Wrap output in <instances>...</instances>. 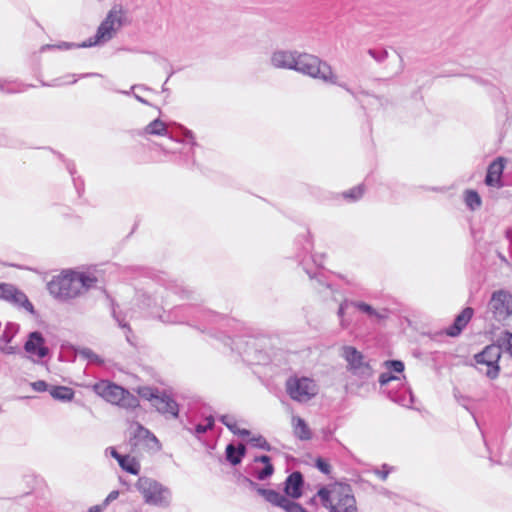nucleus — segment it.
<instances>
[{"mask_svg":"<svg viewBox=\"0 0 512 512\" xmlns=\"http://www.w3.org/2000/svg\"><path fill=\"white\" fill-rule=\"evenodd\" d=\"M138 394L152 403L156 410L166 416L177 418L179 415L178 403L166 393L155 387H140Z\"/></svg>","mask_w":512,"mask_h":512,"instance_id":"obj_10","label":"nucleus"},{"mask_svg":"<svg viewBox=\"0 0 512 512\" xmlns=\"http://www.w3.org/2000/svg\"><path fill=\"white\" fill-rule=\"evenodd\" d=\"M506 158L497 157L487 167L484 183L488 187L500 189L505 186L503 181V171L505 169Z\"/></svg>","mask_w":512,"mask_h":512,"instance_id":"obj_22","label":"nucleus"},{"mask_svg":"<svg viewBox=\"0 0 512 512\" xmlns=\"http://www.w3.org/2000/svg\"><path fill=\"white\" fill-rule=\"evenodd\" d=\"M72 181H73V185L76 189V192L78 194V197H82V195L85 191V184H84L83 178L81 176H77V177L72 178Z\"/></svg>","mask_w":512,"mask_h":512,"instance_id":"obj_48","label":"nucleus"},{"mask_svg":"<svg viewBox=\"0 0 512 512\" xmlns=\"http://www.w3.org/2000/svg\"><path fill=\"white\" fill-rule=\"evenodd\" d=\"M244 471L258 481H266L273 476L275 468L272 464L271 457L269 455L262 454L255 456L252 463L245 466Z\"/></svg>","mask_w":512,"mask_h":512,"instance_id":"obj_19","label":"nucleus"},{"mask_svg":"<svg viewBox=\"0 0 512 512\" xmlns=\"http://www.w3.org/2000/svg\"><path fill=\"white\" fill-rule=\"evenodd\" d=\"M206 420V424H201V423H198L195 425L193 431L191 430V432L195 435V436H200V435H203L205 434L208 430H212L214 425H215V419L212 415H209L208 417L205 418Z\"/></svg>","mask_w":512,"mask_h":512,"instance_id":"obj_39","label":"nucleus"},{"mask_svg":"<svg viewBox=\"0 0 512 512\" xmlns=\"http://www.w3.org/2000/svg\"><path fill=\"white\" fill-rule=\"evenodd\" d=\"M169 137L172 141L177 143L190 144V147L187 150L179 151V163L187 168H193L196 165V162L192 148L198 146V143L194 140L193 132L182 125H178L176 130L172 132Z\"/></svg>","mask_w":512,"mask_h":512,"instance_id":"obj_16","label":"nucleus"},{"mask_svg":"<svg viewBox=\"0 0 512 512\" xmlns=\"http://www.w3.org/2000/svg\"><path fill=\"white\" fill-rule=\"evenodd\" d=\"M223 342L232 351H236L242 360L250 365H264L269 362V355L263 349L260 339L254 336H223Z\"/></svg>","mask_w":512,"mask_h":512,"instance_id":"obj_2","label":"nucleus"},{"mask_svg":"<svg viewBox=\"0 0 512 512\" xmlns=\"http://www.w3.org/2000/svg\"><path fill=\"white\" fill-rule=\"evenodd\" d=\"M384 365L385 367L388 369V371L390 373H403L404 369H405V365L403 363V361L401 360H396V359H393V360H387L384 362Z\"/></svg>","mask_w":512,"mask_h":512,"instance_id":"obj_42","label":"nucleus"},{"mask_svg":"<svg viewBox=\"0 0 512 512\" xmlns=\"http://www.w3.org/2000/svg\"><path fill=\"white\" fill-rule=\"evenodd\" d=\"M17 289L16 286L9 283H1L0 285V299L7 301L10 299V294H13Z\"/></svg>","mask_w":512,"mask_h":512,"instance_id":"obj_43","label":"nucleus"},{"mask_svg":"<svg viewBox=\"0 0 512 512\" xmlns=\"http://www.w3.org/2000/svg\"><path fill=\"white\" fill-rule=\"evenodd\" d=\"M107 450L110 451L111 457H113L117 462L118 459H121L124 456L123 454H120L114 447H109Z\"/></svg>","mask_w":512,"mask_h":512,"instance_id":"obj_59","label":"nucleus"},{"mask_svg":"<svg viewBox=\"0 0 512 512\" xmlns=\"http://www.w3.org/2000/svg\"><path fill=\"white\" fill-rule=\"evenodd\" d=\"M23 349L30 357L36 356L38 359H44L51 356V350L46 345V339L42 332L38 330L28 333Z\"/></svg>","mask_w":512,"mask_h":512,"instance_id":"obj_20","label":"nucleus"},{"mask_svg":"<svg viewBox=\"0 0 512 512\" xmlns=\"http://www.w3.org/2000/svg\"><path fill=\"white\" fill-rule=\"evenodd\" d=\"M293 421L295 437L302 441L312 439V431L304 419H302L301 417H293Z\"/></svg>","mask_w":512,"mask_h":512,"instance_id":"obj_31","label":"nucleus"},{"mask_svg":"<svg viewBox=\"0 0 512 512\" xmlns=\"http://www.w3.org/2000/svg\"><path fill=\"white\" fill-rule=\"evenodd\" d=\"M122 14L123 11L121 9L118 11L111 9L106 18L98 26L95 35L81 42L78 46L89 48L109 41L115 32L114 25L117 24L118 27L123 25Z\"/></svg>","mask_w":512,"mask_h":512,"instance_id":"obj_12","label":"nucleus"},{"mask_svg":"<svg viewBox=\"0 0 512 512\" xmlns=\"http://www.w3.org/2000/svg\"><path fill=\"white\" fill-rule=\"evenodd\" d=\"M9 144L8 138L4 134H0V146H7Z\"/></svg>","mask_w":512,"mask_h":512,"instance_id":"obj_63","label":"nucleus"},{"mask_svg":"<svg viewBox=\"0 0 512 512\" xmlns=\"http://www.w3.org/2000/svg\"><path fill=\"white\" fill-rule=\"evenodd\" d=\"M75 277L78 285L79 295L95 286V284L98 282L96 276L87 272L75 271Z\"/></svg>","mask_w":512,"mask_h":512,"instance_id":"obj_30","label":"nucleus"},{"mask_svg":"<svg viewBox=\"0 0 512 512\" xmlns=\"http://www.w3.org/2000/svg\"><path fill=\"white\" fill-rule=\"evenodd\" d=\"M248 488L263 497L266 502L275 507L283 509L285 512H309L300 503L289 500L280 492L274 489H268L260 486L253 479L249 483Z\"/></svg>","mask_w":512,"mask_h":512,"instance_id":"obj_13","label":"nucleus"},{"mask_svg":"<svg viewBox=\"0 0 512 512\" xmlns=\"http://www.w3.org/2000/svg\"><path fill=\"white\" fill-rule=\"evenodd\" d=\"M457 400H458V403L463 408H465L473 416L474 419H476V417L474 415V412H473V409L470 406L471 399L469 397H466V396H460V397L457 398Z\"/></svg>","mask_w":512,"mask_h":512,"instance_id":"obj_50","label":"nucleus"},{"mask_svg":"<svg viewBox=\"0 0 512 512\" xmlns=\"http://www.w3.org/2000/svg\"><path fill=\"white\" fill-rule=\"evenodd\" d=\"M317 496L329 512H359L353 489L348 483L335 482L331 489L321 486Z\"/></svg>","mask_w":512,"mask_h":512,"instance_id":"obj_1","label":"nucleus"},{"mask_svg":"<svg viewBox=\"0 0 512 512\" xmlns=\"http://www.w3.org/2000/svg\"><path fill=\"white\" fill-rule=\"evenodd\" d=\"M117 405L126 409H135L139 406V399L130 393L127 389H125Z\"/></svg>","mask_w":512,"mask_h":512,"instance_id":"obj_36","label":"nucleus"},{"mask_svg":"<svg viewBox=\"0 0 512 512\" xmlns=\"http://www.w3.org/2000/svg\"><path fill=\"white\" fill-rule=\"evenodd\" d=\"M49 293L59 301H68L79 296L75 271L67 270L54 276L47 284Z\"/></svg>","mask_w":512,"mask_h":512,"instance_id":"obj_9","label":"nucleus"},{"mask_svg":"<svg viewBox=\"0 0 512 512\" xmlns=\"http://www.w3.org/2000/svg\"><path fill=\"white\" fill-rule=\"evenodd\" d=\"M8 302L17 308L25 309L32 315L36 313L33 304L30 302L26 294L18 288L14 291L13 294H10V299Z\"/></svg>","mask_w":512,"mask_h":512,"instance_id":"obj_28","label":"nucleus"},{"mask_svg":"<svg viewBox=\"0 0 512 512\" xmlns=\"http://www.w3.org/2000/svg\"><path fill=\"white\" fill-rule=\"evenodd\" d=\"M246 454L247 447L244 443H238L235 445L233 442H230L225 448V460L231 466H237L241 464Z\"/></svg>","mask_w":512,"mask_h":512,"instance_id":"obj_27","label":"nucleus"},{"mask_svg":"<svg viewBox=\"0 0 512 512\" xmlns=\"http://www.w3.org/2000/svg\"><path fill=\"white\" fill-rule=\"evenodd\" d=\"M49 394L54 400L66 403L74 399L75 391L68 386L52 385L49 389Z\"/></svg>","mask_w":512,"mask_h":512,"instance_id":"obj_29","label":"nucleus"},{"mask_svg":"<svg viewBox=\"0 0 512 512\" xmlns=\"http://www.w3.org/2000/svg\"><path fill=\"white\" fill-rule=\"evenodd\" d=\"M296 258L299 259V265L302 266L303 271L309 276L311 280H315L320 286L331 288L325 272L323 271L322 263L316 255H311L315 268L313 269L306 263V255L310 254L313 249V242L309 231L303 235H299L295 240Z\"/></svg>","mask_w":512,"mask_h":512,"instance_id":"obj_3","label":"nucleus"},{"mask_svg":"<svg viewBox=\"0 0 512 512\" xmlns=\"http://www.w3.org/2000/svg\"><path fill=\"white\" fill-rule=\"evenodd\" d=\"M145 133L150 135L163 136L168 134V131L165 126V123L161 121L159 118H157L145 127Z\"/></svg>","mask_w":512,"mask_h":512,"instance_id":"obj_35","label":"nucleus"},{"mask_svg":"<svg viewBox=\"0 0 512 512\" xmlns=\"http://www.w3.org/2000/svg\"><path fill=\"white\" fill-rule=\"evenodd\" d=\"M505 338H503L502 345H505L506 351L512 357V333L509 331L504 332Z\"/></svg>","mask_w":512,"mask_h":512,"instance_id":"obj_51","label":"nucleus"},{"mask_svg":"<svg viewBox=\"0 0 512 512\" xmlns=\"http://www.w3.org/2000/svg\"><path fill=\"white\" fill-rule=\"evenodd\" d=\"M120 492L118 490L111 491L107 497L103 500V506L108 507V505L116 500L119 497Z\"/></svg>","mask_w":512,"mask_h":512,"instance_id":"obj_54","label":"nucleus"},{"mask_svg":"<svg viewBox=\"0 0 512 512\" xmlns=\"http://www.w3.org/2000/svg\"><path fill=\"white\" fill-rule=\"evenodd\" d=\"M80 43L73 42H65L61 41L58 44H45L41 47V51L44 52L46 50L59 49V50H70L74 48H81L78 46Z\"/></svg>","mask_w":512,"mask_h":512,"instance_id":"obj_40","label":"nucleus"},{"mask_svg":"<svg viewBox=\"0 0 512 512\" xmlns=\"http://www.w3.org/2000/svg\"><path fill=\"white\" fill-rule=\"evenodd\" d=\"M235 420V417L232 416V415H228V414H225V415H221L219 417V421L225 425L227 428L230 427V425L233 423V421Z\"/></svg>","mask_w":512,"mask_h":512,"instance_id":"obj_56","label":"nucleus"},{"mask_svg":"<svg viewBox=\"0 0 512 512\" xmlns=\"http://www.w3.org/2000/svg\"><path fill=\"white\" fill-rule=\"evenodd\" d=\"M364 191V184H359L348 191L343 192L342 197L349 202H355L362 198Z\"/></svg>","mask_w":512,"mask_h":512,"instance_id":"obj_37","label":"nucleus"},{"mask_svg":"<svg viewBox=\"0 0 512 512\" xmlns=\"http://www.w3.org/2000/svg\"><path fill=\"white\" fill-rule=\"evenodd\" d=\"M80 355L87 359L89 363L95 364L97 366H102L104 364V360L90 348H83L80 351Z\"/></svg>","mask_w":512,"mask_h":512,"instance_id":"obj_41","label":"nucleus"},{"mask_svg":"<svg viewBox=\"0 0 512 512\" xmlns=\"http://www.w3.org/2000/svg\"><path fill=\"white\" fill-rule=\"evenodd\" d=\"M305 487V478L301 471L291 472L283 482V496L291 501L302 497Z\"/></svg>","mask_w":512,"mask_h":512,"instance_id":"obj_21","label":"nucleus"},{"mask_svg":"<svg viewBox=\"0 0 512 512\" xmlns=\"http://www.w3.org/2000/svg\"><path fill=\"white\" fill-rule=\"evenodd\" d=\"M100 76H101V74H99V73L89 72V73L80 74L79 78L100 77Z\"/></svg>","mask_w":512,"mask_h":512,"instance_id":"obj_62","label":"nucleus"},{"mask_svg":"<svg viewBox=\"0 0 512 512\" xmlns=\"http://www.w3.org/2000/svg\"><path fill=\"white\" fill-rule=\"evenodd\" d=\"M315 467L323 474L328 475L331 472V465L323 457H317L315 460Z\"/></svg>","mask_w":512,"mask_h":512,"instance_id":"obj_44","label":"nucleus"},{"mask_svg":"<svg viewBox=\"0 0 512 512\" xmlns=\"http://www.w3.org/2000/svg\"><path fill=\"white\" fill-rule=\"evenodd\" d=\"M228 429L234 434L236 435V431L237 429H239V427L237 426V422H236V419L233 421V423L230 425V427H228Z\"/></svg>","mask_w":512,"mask_h":512,"instance_id":"obj_64","label":"nucleus"},{"mask_svg":"<svg viewBox=\"0 0 512 512\" xmlns=\"http://www.w3.org/2000/svg\"><path fill=\"white\" fill-rule=\"evenodd\" d=\"M135 488L142 495L145 504L160 508H168L171 505V490L153 478L140 476Z\"/></svg>","mask_w":512,"mask_h":512,"instance_id":"obj_5","label":"nucleus"},{"mask_svg":"<svg viewBox=\"0 0 512 512\" xmlns=\"http://www.w3.org/2000/svg\"><path fill=\"white\" fill-rule=\"evenodd\" d=\"M51 386L52 385H49L44 380H37V381L31 383L32 389L37 392H45V391L49 392V389Z\"/></svg>","mask_w":512,"mask_h":512,"instance_id":"obj_47","label":"nucleus"},{"mask_svg":"<svg viewBox=\"0 0 512 512\" xmlns=\"http://www.w3.org/2000/svg\"><path fill=\"white\" fill-rule=\"evenodd\" d=\"M298 54L297 51L277 50L271 55V64L275 68L293 70Z\"/></svg>","mask_w":512,"mask_h":512,"instance_id":"obj_26","label":"nucleus"},{"mask_svg":"<svg viewBox=\"0 0 512 512\" xmlns=\"http://www.w3.org/2000/svg\"><path fill=\"white\" fill-rule=\"evenodd\" d=\"M20 325L15 322H7L0 336V351L6 355H15L20 352L17 346L9 345L19 333Z\"/></svg>","mask_w":512,"mask_h":512,"instance_id":"obj_23","label":"nucleus"},{"mask_svg":"<svg viewBox=\"0 0 512 512\" xmlns=\"http://www.w3.org/2000/svg\"><path fill=\"white\" fill-rule=\"evenodd\" d=\"M139 297L143 298L142 303L146 307H150L152 305V303L154 302L152 297L146 293L140 294Z\"/></svg>","mask_w":512,"mask_h":512,"instance_id":"obj_58","label":"nucleus"},{"mask_svg":"<svg viewBox=\"0 0 512 512\" xmlns=\"http://www.w3.org/2000/svg\"><path fill=\"white\" fill-rule=\"evenodd\" d=\"M473 315L474 309L472 307H465L458 315H456L452 324L441 332V334H445L450 337L459 336L468 325Z\"/></svg>","mask_w":512,"mask_h":512,"instance_id":"obj_25","label":"nucleus"},{"mask_svg":"<svg viewBox=\"0 0 512 512\" xmlns=\"http://www.w3.org/2000/svg\"><path fill=\"white\" fill-rule=\"evenodd\" d=\"M112 316L118 323L119 327H121L122 329L125 330V336H126L127 342L130 343L131 345H134V343L132 341V337H133L132 329L129 326V324L125 321V317L120 312H117L114 307L112 309Z\"/></svg>","mask_w":512,"mask_h":512,"instance_id":"obj_34","label":"nucleus"},{"mask_svg":"<svg viewBox=\"0 0 512 512\" xmlns=\"http://www.w3.org/2000/svg\"><path fill=\"white\" fill-rule=\"evenodd\" d=\"M174 293L180 295L181 298H190V296L193 292H192V290L188 289L187 287L176 285L174 287Z\"/></svg>","mask_w":512,"mask_h":512,"instance_id":"obj_52","label":"nucleus"},{"mask_svg":"<svg viewBox=\"0 0 512 512\" xmlns=\"http://www.w3.org/2000/svg\"><path fill=\"white\" fill-rule=\"evenodd\" d=\"M464 202L471 211L479 209L482 205V199L476 190L468 189L464 193Z\"/></svg>","mask_w":512,"mask_h":512,"instance_id":"obj_33","label":"nucleus"},{"mask_svg":"<svg viewBox=\"0 0 512 512\" xmlns=\"http://www.w3.org/2000/svg\"><path fill=\"white\" fill-rule=\"evenodd\" d=\"M248 442L251 444L252 447L259 448L267 452L275 450V448L271 446V444L262 435L252 436L249 438Z\"/></svg>","mask_w":512,"mask_h":512,"instance_id":"obj_38","label":"nucleus"},{"mask_svg":"<svg viewBox=\"0 0 512 512\" xmlns=\"http://www.w3.org/2000/svg\"><path fill=\"white\" fill-rule=\"evenodd\" d=\"M392 467L389 466L388 464H383L381 466V468H376L374 470V473L380 477L382 480H386V478L388 477V475L390 474V472L392 471Z\"/></svg>","mask_w":512,"mask_h":512,"instance_id":"obj_49","label":"nucleus"},{"mask_svg":"<svg viewBox=\"0 0 512 512\" xmlns=\"http://www.w3.org/2000/svg\"><path fill=\"white\" fill-rule=\"evenodd\" d=\"M237 480H238V483L243 485V486H246L248 487L249 486V483L252 481V479L247 476V475H244L242 473H240L237 477Z\"/></svg>","mask_w":512,"mask_h":512,"instance_id":"obj_57","label":"nucleus"},{"mask_svg":"<svg viewBox=\"0 0 512 512\" xmlns=\"http://www.w3.org/2000/svg\"><path fill=\"white\" fill-rule=\"evenodd\" d=\"M488 311L496 321L506 320L512 315V294L504 290L494 292L488 303Z\"/></svg>","mask_w":512,"mask_h":512,"instance_id":"obj_18","label":"nucleus"},{"mask_svg":"<svg viewBox=\"0 0 512 512\" xmlns=\"http://www.w3.org/2000/svg\"><path fill=\"white\" fill-rule=\"evenodd\" d=\"M125 388L110 381H101L94 385V391L107 402L117 405Z\"/></svg>","mask_w":512,"mask_h":512,"instance_id":"obj_24","label":"nucleus"},{"mask_svg":"<svg viewBox=\"0 0 512 512\" xmlns=\"http://www.w3.org/2000/svg\"><path fill=\"white\" fill-rule=\"evenodd\" d=\"M4 87H5V84H4L3 82H0V90H1V91H5ZM30 87H34V86H33V85H31V84H23V85L21 86V88H19V89L8 88V89L6 90V92H7V93H10V94H12V93H18V92L26 91V90H27L28 88H30Z\"/></svg>","mask_w":512,"mask_h":512,"instance_id":"obj_53","label":"nucleus"},{"mask_svg":"<svg viewBox=\"0 0 512 512\" xmlns=\"http://www.w3.org/2000/svg\"><path fill=\"white\" fill-rule=\"evenodd\" d=\"M296 59L293 70L315 79H321L326 83L337 84V77L331 66L319 57L308 53H299Z\"/></svg>","mask_w":512,"mask_h":512,"instance_id":"obj_6","label":"nucleus"},{"mask_svg":"<svg viewBox=\"0 0 512 512\" xmlns=\"http://www.w3.org/2000/svg\"><path fill=\"white\" fill-rule=\"evenodd\" d=\"M118 464L122 470L132 475H138L141 470V466L139 461L130 456L129 454H125L123 458L118 459Z\"/></svg>","mask_w":512,"mask_h":512,"instance_id":"obj_32","label":"nucleus"},{"mask_svg":"<svg viewBox=\"0 0 512 512\" xmlns=\"http://www.w3.org/2000/svg\"><path fill=\"white\" fill-rule=\"evenodd\" d=\"M172 315H174L175 318L170 320L171 322L190 323V321H193L202 324L204 328H207V325H214L220 322L230 321L223 314H219L215 311H211L192 304H185L174 307L169 317Z\"/></svg>","mask_w":512,"mask_h":512,"instance_id":"obj_4","label":"nucleus"},{"mask_svg":"<svg viewBox=\"0 0 512 512\" xmlns=\"http://www.w3.org/2000/svg\"><path fill=\"white\" fill-rule=\"evenodd\" d=\"M502 355L501 344L487 345L481 352L474 355V360L479 372L494 380L499 376V360Z\"/></svg>","mask_w":512,"mask_h":512,"instance_id":"obj_11","label":"nucleus"},{"mask_svg":"<svg viewBox=\"0 0 512 512\" xmlns=\"http://www.w3.org/2000/svg\"><path fill=\"white\" fill-rule=\"evenodd\" d=\"M285 390L293 401L307 403L318 394L319 387L314 379L294 374L286 379Z\"/></svg>","mask_w":512,"mask_h":512,"instance_id":"obj_8","label":"nucleus"},{"mask_svg":"<svg viewBox=\"0 0 512 512\" xmlns=\"http://www.w3.org/2000/svg\"><path fill=\"white\" fill-rule=\"evenodd\" d=\"M368 54L379 63L383 62L388 57V52L385 49H369Z\"/></svg>","mask_w":512,"mask_h":512,"instance_id":"obj_45","label":"nucleus"},{"mask_svg":"<svg viewBox=\"0 0 512 512\" xmlns=\"http://www.w3.org/2000/svg\"><path fill=\"white\" fill-rule=\"evenodd\" d=\"M64 164H65V167H66L67 171L69 172L70 176L72 178L77 177L76 176L77 170H76L75 163L72 160L68 159Z\"/></svg>","mask_w":512,"mask_h":512,"instance_id":"obj_55","label":"nucleus"},{"mask_svg":"<svg viewBox=\"0 0 512 512\" xmlns=\"http://www.w3.org/2000/svg\"><path fill=\"white\" fill-rule=\"evenodd\" d=\"M355 310H358L370 317H380L379 313L368 303L345 299L339 305L337 315L343 328H347L352 320Z\"/></svg>","mask_w":512,"mask_h":512,"instance_id":"obj_17","label":"nucleus"},{"mask_svg":"<svg viewBox=\"0 0 512 512\" xmlns=\"http://www.w3.org/2000/svg\"><path fill=\"white\" fill-rule=\"evenodd\" d=\"M126 271L128 273L137 274V275H141V276H149L150 275L148 268L143 267V266H137V265L128 266L126 268Z\"/></svg>","mask_w":512,"mask_h":512,"instance_id":"obj_46","label":"nucleus"},{"mask_svg":"<svg viewBox=\"0 0 512 512\" xmlns=\"http://www.w3.org/2000/svg\"><path fill=\"white\" fill-rule=\"evenodd\" d=\"M236 435L239 437H249L251 435V431L246 428H239L236 431Z\"/></svg>","mask_w":512,"mask_h":512,"instance_id":"obj_61","label":"nucleus"},{"mask_svg":"<svg viewBox=\"0 0 512 512\" xmlns=\"http://www.w3.org/2000/svg\"><path fill=\"white\" fill-rule=\"evenodd\" d=\"M132 428L133 431L128 440L131 452L135 453L141 448L153 452L161 450L162 445L160 441L149 429L138 422H136Z\"/></svg>","mask_w":512,"mask_h":512,"instance_id":"obj_14","label":"nucleus"},{"mask_svg":"<svg viewBox=\"0 0 512 512\" xmlns=\"http://www.w3.org/2000/svg\"><path fill=\"white\" fill-rule=\"evenodd\" d=\"M378 381L382 392L391 401L404 407H410L414 403V395L411 388L399 382V377L387 371L380 374Z\"/></svg>","mask_w":512,"mask_h":512,"instance_id":"obj_7","label":"nucleus"},{"mask_svg":"<svg viewBox=\"0 0 512 512\" xmlns=\"http://www.w3.org/2000/svg\"><path fill=\"white\" fill-rule=\"evenodd\" d=\"M106 508H107V507H106V506H103V502H102L101 504L91 506V507L88 509V512H103Z\"/></svg>","mask_w":512,"mask_h":512,"instance_id":"obj_60","label":"nucleus"},{"mask_svg":"<svg viewBox=\"0 0 512 512\" xmlns=\"http://www.w3.org/2000/svg\"><path fill=\"white\" fill-rule=\"evenodd\" d=\"M342 357L347 362V371L352 375L361 378L368 379L373 374V368L370 363L365 360V356L354 346H344Z\"/></svg>","mask_w":512,"mask_h":512,"instance_id":"obj_15","label":"nucleus"}]
</instances>
